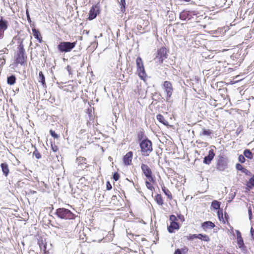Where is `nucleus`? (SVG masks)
<instances>
[{"mask_svg":"<svg viewBox=\"0 0 254 254\" xmlns=\"http://www.w3.org/2000/svg\"><path fill=\"white\" fill-rule=\"evenodd\" d=\"M139 146L141 154L143 156H148L153 150L152 143L147 138L140 141Z\"/></svg>","mask_w":254,"mask_h":254,"instance_id":"obj_1","label":"nucleus"},{"mask_svg":"<svg viewBox=\"0 0 254 254\" xmlns=\"http://www.w3.org/2000/svg\"><path fill=\"white\" fill-rule=\"evenodd\" d=\"M56 214L60 218L65 220L74 219L75 217V215L70 210L65 208L57 209Z\"/></svg>","mask_w":254,"mask_h":254,"instance_id":"obj_2","label":"nucleus"},{"mask_svg":"<svg viewBox=\"0 0 254 254\" xmlns=\"http://www.w3.org/2000/svg\"><path fill=\"white\" fill-rule=\"evenodd\" d=\"M76 42H61L58 46V49L60 52L68 53L75 47Z\"/></svg>","mask_w":254,"mask_h":254,"instance_id":"obj_3","label":"nucleus"},{"mask_svg":"<svg viewBox=\"0 0 254 254\" xmlns=\"http://www.w3.org/2000/svg\"><path fill=\"white\" fill-rule=\"evenodd\" d=\"M216 165V169L220 171H224L228 168V159L224 155H219Z\"/></svg>","mask_w":254,"mask_h":254,"instance_id":"obj_4","label":"nucleus"},{"mask_svg":"<svg viewBox=\"0 0 254 254\" xmlns=\"http://www.w3.org/2000/svg\"><path fill=\"white\" fill-rule=\"evenodd\" d=\"M136 64L137 65V72L139 77L144 80L147 76L145 71L143 61L140 57L137 58L136 60Z\"/></svg>","mask_w":254,"mask_h":254,"instance_id":"obj_5","label":"nucleus"},{"mask_svg":"<svg viewBox=\"0 0 254 254\" xmlns=\"http://www.w3.org/2000/svg\"><path fill=\"white\" fill-rule=\"evenodd\" d=\"M14 58L15 63L16 65L19 64L22 65L25 63L26 60L27 59V56L26 53L17 51Z\"/></svg>","mask_w":254,"mask_h":254,"instance_id":"obj_6","label":"nucleus"},{"mask_svg":"<svg viewBox=\"0 0 254 254\" xmlns=\"http://www.w3.org/2000/svg\"><path fill=\"white\" fill-rule=\"evenodd\" d=\"M163 89L166 94V99L168 100L171 98L174 90L172 83L168 81H164Z\"/></svg>","mask_w":254,"mask_h":254,"instance_id":"obj_7","label":"nucleus"},{"mask_svg":"<svg viewBox=\"0 0 254 254\" xmlns=\"http://www.w3.org/2000/svg\"><path fill=\"white\" fill-rule=\"evenodd\" d=\"M141 169L142 171V173L145 175V176L149 180V181H153V178L152 176V172L151 169L149 167V166L146 164H142L141 165Z\"/></svg>","mask_w":254,"mask_h":254,"instance_id":"obj_8","label":"nucleus"},{"mask_svg":"<svg viewBox=\"0 0 254 254\" xmlns=\"http://www.w3.org/2000/svg\"><path fill=\"white\" fill-rule=\"evenodd\" d=\"M167 50L166 48L163 47L158 50L157 55L155 59L162 63L164 60L167 58Z\"/></svg>","mask_w":254,"mask_h":254,"instance_id":"obj_9","label":"nucleus"},{"mask_svg":"<svg viewBox=\"0 0 254 254\" xmlns=\"http://www.w3.org/2000/svg\"><path fill=\"white\" fill-rule=\"evenodd\" d=\"M78 170H83L87 168L86 159L83 157H79L76 159Z\"/></svg>","mask_w":254,"mask_h":254,"instance_id":"obj_10","label":"nucleus"},{"mask_svg":"<svg viewBox=\"0 0 254 254\" xmlns=\"http://www.w3.org/2000/svg\"><path fill=\"white\" fill-rule=\"evenodd\" d=\"M192 15H195L194 12L188 10H184L180 13V18L183 20H189L191 18Z\"/></svg>","mask_w":254,"mask_h":254,"instance_id":"obj_11","label":"nucleus"},{"mask_svg":"<svg viewBox=\"0 0 254 254\" xmlns=\"http://www.w3.org/2000/svg\"><path fill=\"white\" fill-rule=\"evenodd\" d=\"M237 239V244L239 247L243 251L246 250V248L245 246L243 238L242 237L241 232L239 230H236Z\"/></svg>","mask_w":254,"mask_h":254,"instance_id":"obj_12","label":"nucleus"},{"mask_svg":"<svg viewBox=\"0 0 254 254\" xmlns=\"http://www.w3.org/2000/svg\"><path fill=\"white\" fill-rule=\"evenodd\" d=\"M99 12V9L98 6H93L92 7V8L90 9L89 12V17L88 19L89 20H92L94 19L97 14H98Z\"/></svg>","mask_w":254,"mask_h":254,"instance_id":"obj_13","label":"nucleus"},{"mask_svg":"<svg viewBox=\"0 0 254 254\" xmlns=\"http://www.w3.org/2000/svg\"><path fill=\"white\" fill-rule=\"evenodd\" d=\"M214 156L215 153H214L213 150L210 149L208 152V155L206 156L204 158L203 163L204 164L209 165L211 163Z\"/></svg>","mask_w":254,"mask_h":254,"instance_id":"obj_14","label":"nucleus"},{"mask_svg":"<svg viewBox=\"0 0 254 254\" xmlns=\"http://www.w3.org/2000/svg\"><path fill=\"white\" fill-rule=\"evenodd\" d=\"M133 153L131 151L127 152L124 157L123 161L126 165H129L132 161Z\"/></svg>","mask_w":254,"mask_h":254,"instance_id":"obj_15","label":"nucleus"},{"mask_svg":"<svg viewBox=\"0 0 254 254\" xmlns=\"http://www.w3.org/2000/svg\"><path fill=\"white\" fill-rule=\"evenodd\" d=\"M202 228L204 230L211 229L215 227V225L211 221H206L202 224Z\"/></svg>","mask_w":254,"mask_h":254,"instance_id":"obj_16","label":"nucleus"},{"mask_svg":"<svg viewBox=\"0 0 254 254\" xmlns=\"http://www.w3.org/2000/svg\"><path fill=\"white\" fill-rule=\"evenodd\" d=\"M0 167L3 175L6 177L7 176L9 172L7 164L6 163H2L0 164Z\"/></svg>","mask_w":254,"mask_h":254,"instance_id":"obj_17","label":"nucleus"},{"mask_svg":"<svg viewBox=\"0 0 254 254\" xmlns=\"http://www.w3.org/2000/svg\"><path fill=\"white\" fill-rule=\"evenodd\" d=\"M8 27V22L1 17L0 19V30L4 31Z\"/></svg>","mask_w":254,"mask_h":254,"instance_id":"obj_18","label":"nucleus"},{"mask_svg":"<svg viewBox=\"0 0 254 254\" xmlns=\"http://www.w3.org/2000/svg\"><path fill=\"white\" fill-rule=\"evenodd\" d=\"M236 169L238 170L241 171L243 173H245L246 175L251 176V173L247 169L244 168L243 166L240 164H237L236 165Z\"/></svg>","mask_w":254,"mask_h":254,"instance_id":"obj_19","label":"nucleus"},{"mask_svg":"<svg viewBox=\"0 0 254 254\" xmlns=\"http://www.w3.org/2000/svg\"><path fill=\"white\" fill-rule=\"evenodd\" d=\"M179 228L178 223L176 222H173L171 223L170 225L168 228V230L170 233H172L175 229H179Z\"/></svg>","mask_w":254,"mask_h":254,"instance_id":"obj_20","label":"nucleus"},{"mask_svg":"<svg viewBox=\"0 0 254 254\" xmlns=\"http://www.w3.org/2000/svg\"><path fill=\"white\" fill-rule=\"evenodd\" d=\"M32 33L34 37L37 39L40 43H41L42 41V38L41 36V34L38 30L34 28L32 29Z\"/></svg>","mask_w":254,"mask_h":254,"instance_id":"obj_21","label":"nucleus"},{"mask_svg":"<svg viewBox=\"0 0 254 254\" xmlns=\"http://www.w3.org/2000/svg\"><path fill=\"white\" fill-rule=\"evenodd\" d=\"M162 190L164 193L167 196L169 199H172V194L168 189H167L164 186H162Z\"/></svg>","mask_w":254,"mask_h":254,"instance_id":"obj_22","label":"nucleus"},{"mask_svg":"<svg viewBox=\"0 0 254 254\" xmlns=\"http://www.w3.org/2000/svg\"><path fill=\"white\" fill-rule=\"evenodd\" d=\"M18 43L19 45L17 47V52L25 53V51L24 48V45L23 44V39H19Z\"/></svg>","mask_w":254,"mask_h":254,"instance_id":"obj_23","label":"nucleus"},{"mask_svg":"<svg viewBox=\"0 0 254 254\" xmlns=\"http://www.w3.org/2000/svg\"><path fill=\"white\" fill-rule=\"evenodd\" d=\"M16 81V77L14 75H11L7 77V82L9 85H13Z\"/></svg>","mask_w":254,"mask_h":254,"instance_id":"obj_24","label":"nucleus"},{"mask_svg":"<svg viewBox=\"0 0 254 254\" xmlns=\"http://www.w3.org/2000/svg\"><path fill=\"white\" fill-rule=\"evenodd\" d=\"M155 200L158 205H162L163 204V200L161 194H158L156 195Z\"/></svg>","mask_w":254,"mask_h":254,"instance_id":"obj_25","label":"nucleus"},{"mask_svg":"<svg viewBox=\"0 0 254 254\" xmlns=\"http://www.w3.org/2000/svg\"><path fill=\"white\" fill-rule=\"evenodd\" d=\"M197 238L199 239H200L202 241H205V242H208L210 241V239L208 236L206 235H203L201 234H199L197 235Z\"/></svg>","mask_w":254,"mask_h":254,"instance_id":"obj_26","label":"nucleus"},{"mask_svg":"<svg viewBox=\"0 0 254 254\" xmlns=\"http://www.w3.org/2000/svg\"><path fill=\"white\" fill-rule=\"evenodd\" d=\"M156 118L157 120L163 125H166L167 124V121L165 120L164 117L162 115L159 114L157 115Z\"/></svg>","mask_w":254,"mask_h":254,"instance_id":"obj_27","label":"nucleus"},{"mask_svg":"<svg viewBox=\"0 0 254 254\" xmlns=\"http://www.w3.org/2000/svg\"><path fill=\"white\" fill-rule=\"evenodd\" d=\"M39 81L41 82L43 86L46 85L45 76L42 71H40L39 73Z\"/></svg>","mask_w":254,"mask_h":254,"instance_id":"obj_28","label":"nucleus"},{"mask_svg":"<svg viewBox=\"0 0 254 254\" xmlns=\"http://www.w3.org/2000/svg\"><path fill=\"white\" fill-rule=\"evenodd\" d=\"M212 134V131L210 129H202V131L200 133V135L202 136H210Z\"/></svg>","mask_w":254,"mask_h":254,"instance_id":"obj_29","label":"nucleus"},{"mask_svg":"<svg viewBox=\"0 0 254 254\" xmlns=\"http://www.w3.org/2000/svg\"><path fill=\"white\" fill-rule=\"evenodd\" d=\"M244 155L245 157L249 159H252L253 158L252 153L249 149H246L244 151Z\"/></svg>","mask_w":254,"mask_h":254,"instance_id":"obj_30","label":"nucleus"},{"mask_svg":"<svg viewBox=\"0 0 254 254\" xmlns=\"http://www.w3.org/2000/svg\"><path fill=\"white\" fill-rule=\"evenodd\" d=\"M220 203L217 200H213L211 203V206L215 209H219Z\"/></svg>","mask_w":254,"mask_h":254,"instance_id":"obj_31","label":"nucleus"},{"mask_svg":"<svg viewBox=\"0 0 254 254\" xmlns=\"http://www.w3.org/2000/svg\"><path fill=\"white\" fill-rule=\"evenodd\" d=\"M247 187L249 189H252L254 187V180L252 178L250 179L249 181L247 182Z\"/></svg>","mask_w":254,"mask_h":254,"instance_id":"obj_32","label":"nucleus"},{"mask_svg":"<svg viewBox=\"0 0 254 254\" xmlns=\"http://www.w3.org/2000/svg\"><path fill=\"white\" fill-rule=\"evenodd\" d=\"M197 235L196 234H193V235H190L188 236H186V238L188 240H192L194 239L197 238Z\"/></svg>","mask_w":254,"mask_h":254,"instance_id":"obj_33","label":"nucleus"},{"mask_svg":"<svg viewBox=\"0 0 254 254\" xmlns=\"http://www.w3.org/2000/svg\"><path fill=\"white\" fill-rule=\"evenodd\" d=\"M50 133L51 135L55 138H58L59 137V135L57 134L54 130H50Z\"/></svg>","mask_w":254,"mask_h":254,"instance_id":"obj_34","label":"nucleus"},{"mask_svg":"<svg viewBox=\"0 0 254 254\" xmlns=\"http://www.w3.org/2000/svg\"><path fill=\"white\" fill-rule=\"evenodd\" d=\"M145 184H146V187L148 189H149V190H152L154 189V188L153 187V186H152L150 182H149L148 181H146L145 182Z\"/></svg>","mask_w":254,"mask_h":254,"instance_id":"obj_35","label":"nucleus"},{"mask_svg":"<svg viewBox=\"0 0 254 254\" xmlns=\"http://www.w3.org/2000/svg\"><path fill=\"white\" fill-rule=\"evenodd\" d=\"M113 178L115 181H118L120 178L119 174L117 172L115 173L113 175Z\"/></svg>","mask_w":254,"mask_h":254,"instance_id":"obj_36","label":"nucleus"},{"mask_svg":"<svg viewBox=\"0 0 254 254\" xmlns=\"http://www.w3.org/2000/svg\"><path fill=\"white\" fill-rule=\"evenodd\" d=\"M238 159H239V161L240 162H241L242 163H244L246 160L244 155H239Z\"/></svg>","mask_w":254,"mask_h":254,"instance_id":"obj_37","label":"nucleus"},{"mask_svg":"<svg viewBox=\"0 0 254 254\" xmlns=\"http://www.w3.org/2000/svg\"><path fill=\"white\" fill-rule=\"evenodd\" d=\"M33 154L35 156V157L37 159H40L41 157V154L38 152H37V151H34L33 152Z\"/></svg>","mask_w":254,"mask_h":254,"instance_id":"obj_38","label":"nucleus"},{"mask_svg":"<svg viewBox=\"0 0 254 254\" xmlns=\"http://www.w3.org/2000/svg\"><path fill=\"white\" fill-rule=\"evenodd\" d=\"M170 220L171 222H176L177 220V217L174 215H171L170 216Z\"/></svg>","mask_w":254,"mask_h":254,"instance_id":"obj_39","label":"nucleus"},{"mask_svg":"<svg viewBox=\"0 0 254 254\" xmlns=\"http://www.w3.org/2000/svg\"><path fill=\"white\" fill-rule=\"evenodd\" d=\"M120 4L122 5L121 8H123L125 9V5H126V0H120Z\"/></svg>","mask_w":254,"mask_h":254,"instance_id":"obj_40","label":"nucleus"},{"mask_svg":"<svg viewBox=\"0 0 254 254\" xmlns=\"http://www.w3.org/2000/svg\"><path fill=\"white\" fill-rule=\"evenodd\" d=\"M248 213H249V219H250V220H251L252 218V210L251 208L249 209Z\"/></svg>","mask_w":254,"mask_h":254,"instance_id":"obj_41","label":"nucleus"},{"mask_svg":"<svg viewBox=\"0 0 254 254\" xmlns=\"http://www.w3.org/2000/svg\"><path fill=\"white\" fill-rule=\"evenodd\" d=\"M106 187H107V190H110L112 189V186L110 184L109 182H108L107 183Z\"/></svg>","mask_w":254,"mask_h":254,"instance_id":"obj_42","label":"nucleus"},{"mask_svg":"<svg viewBox=\"0 0 254 254\" xmlns=\"http://www.w3.org/2000/svg\"><path fill=\"white\" fill-rule=\"evenodd\" d=\"M39 246H40V249L41 250H43L44 251H45L46 250V246L44 245H43L42 246V245L40 243H39Z\"/></svg>","mask_w":254,"mask_h":254,"instance_id":"obj_43","label":"nucleus"},{"mask_svg":"<svg viewBox=\"0 0 254 254\" xmlns=\"http://www.w3.org/2000/svg\"><path fill=\"white\" fill-rule=\"evenodd\" d=\"M52 149L54 152H56L58 150V148L56 145L53 146V145H52Z\"/></svg>","mask_w":254,"mask_h":254,"instance_id":"obj_44","label":"nucleus"},{"mask_svg":"<svg viewBox=\"0 0 254 254\" xmlns=\"http://www.w3.org/2000/svg\"><path fill=\"white\" fill-rule=\"evenodd\" d=\"M26 15H27L28 21L29 22H31V19H30V16H29V14L28 10H26Z\"/></svg>","mask_w":254,"mask_h":254,"instance_id":"obj_45","label":"nucleus"},{"mask_svg":"<svg viewBox=\"0 0 254 254\" xmlns=\"http://www.w3.org/2000/svg\"><path fill=\"white\" fill-rule=\"evenodd\" d=\"M4 32V31L0 30V39H1L3 38Z\"/></svg>","mask_w":254,"mask_h":254,"instance_id":"obj_46","label":"nucleus"},{"mask_svg":"<svg viewBox=\"0 0 254 254\" xmlns=\"http://www.w3.org/2000/svg\"><path fill=\"white\" fill-rule=\"evenodd\" d=\"M174 254H182L181 252L179 249H177L174 253Z\"/></svg>","mask_w":254,"mask_h":254,"instance_id":"obj_47","label":"nucleus"},{"mask_svg":"<svg viewBox=\"0 0 254 254\" xmlns=\"http://www.w3.org/2000/svg\"><path fill=\"white\" fill-rule=\"evenodd\" d=\"M250 233L252 236H253L254 234V229L253 227L251 228Z\"/></svg>","mask_w":254,"mask_h":254,"instance_id":"obj_48","label":"nucleus"},{"mask_svg":"<svg viewBox=\"0 0 254 254\" xmlns=\"http://www.w3.org/2000/svg\"><path fill=\"white\" fill-rule=\"evenodd\" d=\"M235 195V194H232L231 197H230V199L229 200H228V202H230L232 200V199H233L234 198Z\"/></svg>","mask_w":254,"mask_h":254,"instance_id":"obj_49","label":"nucleus"},{"mask_svg":"<svg viewBox=\"0 0 254 254\" xmlns=\"http://www.w3.org/2000/svg\"><path fill=\"white\" fill-rule=\"evenodd\" d=\"M29 193H30L31 194H34V193H36V191H35L34 190H30Z\"/></svg>","mask_w":254,"mask_h":254,"instance_id":"obj_50","label":"nucleus"},{"mask_svg":"<svg viewBox=\"0 0 254 254\" xmlns=\"http://www.w3.org/2000/svg\"><path fill=\"white\" fill-rule=\"evenodd\" d=\"M230 231L231 232L233 233L234 231L233 228L232 227H230Z\"/></svg>","mask_w":254,"mask_h":254,"instance_id":"obj_51","label":"nucleus"},{"mask_svg":"<svg viewBox=\"0 0 254 254\" xmlns=\"http://www.w3.org/2000/svg\"><path fill=\"white\" fill-rule=\"evenodd\" d=\"M115 197H116V196H115V195H113L112 197H113V198H115Z\"/></svg>","mask_w":254,"mask_h":254,"instance_id":"obj_52","label":"nucleus"},{"mask_svg":"<svg viewBox=\"0 0 254 254\" xmlns=\"http://www.w3.org/2000/svg\"><path fill=\"white\" fill-rule=\"evenodd\" d=\"M115 197H116V196H115V195H113L112 197H113V198H115Z\"/></svg>","mask_w":254,"mask_h":254,"instance_id":"obj_53","label":"nucleus"},{"mask_svg":"<svg viewBox=\"0 0 254 254\" xmlns=\"http://www.w3.org/2000/svg\"><path fill=\"white\" fill-rule=\"evenodd\" d=\"M252 179H254V175H253V176L252 177Z\"/></svg>","mask_w":254,"mask_h":254,"instance_id":"obj_54","label":"nucleus"}]
</instances>
